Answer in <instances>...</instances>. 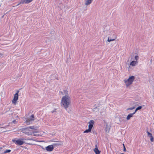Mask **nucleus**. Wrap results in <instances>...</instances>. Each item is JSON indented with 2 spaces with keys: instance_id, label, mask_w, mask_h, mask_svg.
Masks as SVG:
<instances>
[{
  "instance_id": "1",
  "label": "nucleus",
  "mask_w": 154,
  "mask_h": 154,
  "mask_svg": "<svg viewBox=\"0 0 154 154\" xmlns=\"http://www.w3.org/2000/svg\"><path fill=\"white\" fill-rule=\"evenodd\" d=\"M70 98L69 96L66 95L62 97L61 101V106L66 110H67L70 106Z\"/></svg>"
},
{
  "instance_id": "2",
  "label": "nucleus",
  "mask_w": 154,
  "mask_h": 154,
  "mask_svg": "<svg viewBox=\"0 0 154 154\" xmlns=\"http://www.w3.org/2000/svg\"><path fill=\"white\" fill-rule=\"evenodd\" d=\"M34 129V127L29 126L25 128H22L19 129V131H22L25 134L28 135H32V134L31 132V131L30 129Z\"/></svg>"
},
{
  "instance_id": "3",
  "label": "nucleus",
  "mask_w": 154,
  "mask_h": 154,
  "mask_svg": "<svg viewBox=\"0 0 154 154\" xmlns=\"http://www.w3.org/2000/svg\"><path fill=\"white\" fill-rule=\"evenodd\" d=\"M135 79V77L134 76H131L129 77L127 80H125V82L127 86H129L131 84Z\"/></svg>"
},
{
  "instance_id": "4",
  "label": "nucleus",
  "mask_w": 154,
  "mask_h": 154,
  "mask_svg": "<svg viewBox=\"0 0 154 154\" xmlns=\"http://www.w3.org/2000/svg\"><path fill=\"white\" fill-rule=\"evenodd\" d=\"M21 139H19L17 140H13L12 141L16 144L19 145H21L23 143H25V142L23 141V140Z\"/></svg>"
},
{
  "instance_id": "5",
  "label": "nucleus",
  "mask_w": 154,
  "mask_h": 154,
  "mask_svg": "<svg viewBox=\"0 0 154 154\" xmlns=\"http://www.w3.org/2000/svg\"><path fill=\"white\" fill-rule=\"evenodd\" d=\"M19 92V90H17L16 93L14 95V98L12 101V103L14 104H15L16 103L17 101L18 100Z\"/></svg>"
},
{
  "instance_id": "6",
  "label": "nucleus",
  "mask_w": 154,
  "mask_h": 154,
  "mask_svg": "<svg viewBox=\"0 0 154 154\" xmlns=\"http://www.w3.org/2000/svg\"><path fill=\"white\" fill-rule=\"evenodd\" d=\"M54 148L53 145H51L46 147L44 149H46L48 151L51 152L53 150Z\"/></svg>"
},
{
  "instance_id": "7",
  "label": "nucleus",
  "mask_w": 154,
  "mask_h": 154,
  "mask_svg": "<svg viewBox=\"0 0 154 154\" xmlns=\"http://www.w3.org/2000/svg\"><path fill=\"white\" fill-rule=\"evenodd\" d=\"M34 116L33 115H32L26 121V122L27 124H29V122L30 121H33L34 120Z\"/></svg>"
},
{
  "instance_id": "8",
  "label": "nucleus",
  "mask_w": 154,
  "mask_h": 154,
  "mask_svg": "<svg viewBox=\"0 0 154 154\" xmlns=\"http://www.w3.org/2000/svg\"><path fill=\"white\" fill-rule=\"evenodd\" d=\"M32 0H21L20 3L17 5V6H18L20 4H24L25 3H29L31 2Z\"/></svg>"
},
{
  "instance_id": "9",
  "label": "nucleus",
  "mask_w": 154,
  "mask_h": 154,
  "mask_svg": "<svg viewBox=\"0 0 154 154\" xmlns=\"http://www.w3.org/2000/svg\"><path fill=\"white\" fill-rule=\"evenodd\" d=\"M94 121L93 120H91L89 122V125H88V128L90 129L91 130L93 126V125L94 124Z\"/></svg>"
},
{
  "instance_id": "10",
  "label": "nucleus",
  "mask_w": 154,
  "mask_h": 154,
  "mask_svg": "<svg viewBox=\"0 0 154 154\" xmlns=\"http://www.w3.org/2000/svg\"><path fill=\"white\" fill-rule=\"evenodd\" d=\"M60 145V142L58 141L56 142L55 143H53L52 144L54 147H56Z\"/></svg>"
},
{
  "instance_id": "11",
  "label": "nucleus",
  "mask_w": 154,
  "mask_h": 154,
  "mask_svg": "<svg viewBox=\"0 0 154 154\" xmlns=\"http://www.w3.org/2000/svg\"><path fill=\"white\" fill-rule=\"evenodd\" d=\"M94 151L96 154H100V151L98 150L97 145H95V148L94 149Z\"/></svg>"
},
{
  "instance_id": "12",
  "label": "nucleus",
  "mask_w": 154,
  "mask_h": 154,
  "mask_svg": "<svg viewBox=\"0 0 154 154\" xmlns=\"http://www.w3.org/2000/svg\"><path fill=\"white\" fill-rule=\"evenodd\" d=\"M135 113L134 112L133 113H130L129 114L126 118V119L127 120H129L131 117H132L133 116V115L135 114Z\"/></svg>"
},
{
  "instance_id": "13",
  "label": "nucleus",
  "mask_w": 154,
  "mask_h": 154,
  "mask_svg": "<svg viewBox=\"0 0 154 154\" xmlns=\"http://www.w3.org/2000/svg\"><path fill=\"white\" fill-rule=\"evenodd\" d=\"M93 0H86L85 3V5H90L92 2Z\"/></svg>"
},
{
  "instance_id": "14",
  "label": "nucleus",
  "mask_w": 154,
  "mask_h": 154,
  "mask_svg": "<svg viewBox=\"0 0 154 154\" xmlns=\"http://www.w3.org/2000/svg\"><path fill=\"white\" fill-rule=\"evenodd\" d=\"M137 61H133L130 63V65L132 66H134L137 64Z\"/></svg>"
},
{
  "instance_id": "15",
  "label": "nucleus",
  "mask_w": 154,
  "mask_h": 154,
  "mask_svg": "<svg viewBox=\"0 0 154 154\" xmlns=\"http://www.w3.org/2000/svg\"><path fill=\"white\" fill-rule=\"evenodd\" d=\"M142 108V106H139L137 108H136V109L135 111L134 112V113H135L138 110H140Z\"/></svg>"
},
{
  "instance_id": "16",
  "label": "nucleus",
  "mask_w": 154,
  "mask_h": 154,
  "mask_svg": "<svg viewBox=\"0 0 154 154\" xmlns=\"http://www.w3.org/2000/svg\"><path fill=\"white\" fill-rule=\"evenodd\" d=\"M91 129H90L88 128V129H87L86 130H85L84 132V133H85L90 132L91 131Z\"/></svg>"
},
{
  "instance_id": "17",
  "label": "nucleus",
  "mask_w": 154,
  "mask_h": 154,
  "mask_svg": "<svg viewBox=\"0 0 154 154\" xmlns=\"http://www.w3.org/2000/svg\"><path fill=\"white\" fill-rule=\"evenodd\" d=\"M23 140H33V139L32 138H28L27 139L23 138L21 139Z\"/></svg>"
},
{
  "instance_id": "18",
  "label": "nucleus",
  "mask_w": 154,
  "mask_h": 154,
  "mask_svg": "<svg viewBox=\"0 0 154 154\" xmlns=\"http://www.w3.org/2000/svg\"><path fill=\"white\" fill-rule=\"evenodd\" d=\"M11 150L10 149H7L5 150V151H4V153H7L10 152H11Z\"/></svg>"
},
{
  "instance_id": "19",
  "label": "nucleus",
  "mask_w": 154,
  "mask_h": 154,
  "mask_svg": "<svg viewBox=\"0 0 154 154\" xmlns=\"http://www.w3.org/2000/svg\"><path fill=\"white\" fill-rule=\"evenodd\" d=\"M147 133L148 136L150 137H152V134L151 133H150L148 131H147Z\"/></svg>"
},
{
  "instance_id": "20",
  "label": "nucleus",
  "mask_w": 154,
  "mask_h": 154,
  "mask_svg": "<svg viewBox=\"0 0 154 154\" xmlns=\"http://www.w3.org/2000/svg\"><path fill=\"white\" fill-rule=\"evenodd\" d=\"M135 108V107L134 106L131 107V108H129L127 109V110H132L134 109Z\"/></svg>"
},
{
  "instance_id": "21",
  "label": "nucleus",
  "mask_w": 154,
  "mask_h": 154,
  "mask_svg": "<svg viewBox=\"0 0 154 154\" xmlns=\"http://www.w3.org/2000/svg\"><path fill=\"white\" fill-rule=\"evenodd\" d=\"M114 40H115V39H110V38H108V40H107V41L108 42H110V41H113Z\"/></svg>"
},
{
  "instance_id": "22",
  "label": "nucleus",
  "mask_w": 154,
  "mask_h": 154,
  "mask_svg": "<svg viewBox=\"0 0 154 154\" xmlns=\"http://www.w3.org/2000/svg\"><path fill=\"white\" fill-rule=\"evenodd\" d=\"M150 137V141L151 142H153L154 141L153 137L152 136V137Z\"/></svg>"
},
{
  "instance_id": "23",
  "label": "nucleus",
  "mask_w": 154,
  "mask_h": 154,
  "mask_svg": "<svg viewBox=\"0 0 154 154\" xmlns=\"http://www.w3.org/2000/svg\"><path fill=\"white\" fill-rule=\"evenodd\" d=\"M134 58H135V59L136 60H137L138 59L139 57L138 56H135V57Z\"/></svg>"
},
{
  "instance_id": "24",
  "label": "nucleus",
  "mask_w": 154,
  "mask_h": 154,
  "mask_svg": "<svg viewBox=\"0 0 154 154\" xmlns=\"http://www.w3.org/2000/svg\"><path fill=\"white\" fill-rule=\"evenodd\" d=\"M123 147H124V149H123V151H126V148L125 147V146L124 145V144H123Z\"/></svg>"
},
{
  "instance_id": "25",
  "label": "nucleus",
  "mask_w": 154,
  "mask_h": 154,
  "mask_svg": "<svg viewBox=\"0 0 154 154\" xmlns=\"http://www.w3.org/2000/svg\"><path fill=\"white\" fill-rule=\"evenodd\" d=\"M109 128H106V132H107V131H108V132H109Z\"/></svg>"
},
{
  "instance_id": "26",
  "label": "nucleus",
  "mask_w": 154,
  "mask_h": 154,
  "mask_svg": "<svg viewBox=\"0 0 154 154\" xmlns=\"http://www.w3.org/2000/svg\"><path fill=\"white\" fill-rule=\"evenodd\" d=\"M12 122L13 123H14V124H16V123L17 121L15 120H14L12 121Z\"/></svg>"
},
{
  "instance_id": "27",
  "label": "nucleus",
  "mask_w": 154,
  "mask_h": 154,
  "mask_svg": "<svg viewBox=\"0 0 154 154\" xmlns=\"http://www.w3.org/2000/svg\"><path fill=\"white\" fill-rule=\"evenodd\" d=\"M2 54L1 53H0V58L2 57Z\"/></svg>"
},
{
  "instance_id": "28",
  "label": "nucleus",
  "mask_w": 154,
  "mask_h": 154,
  "mask_svg": "<svg viewBox=\"0 0 154 154\" xmlns=\"http://www.w3.org/2000/svg\"><path fill=\"white\" fill-rule=\"evenodd\" d=\"M64 92L65 93V94H67V91H66V90H64Z\"/></svg>"
},
{
  "instance_id": "29",
  "label": "nucleus",
  "mask_w": 154,
  "mask_h": 154,
  "mask_svg": "<svg viewBox=\"0 0 154 154\" xmlns=\"http://www.w3.org/2000/svg\"><path fill=\"white\" fill-rule=\"evenodd\" d=\"M55 110H56V109H55L53 111H52V113H53V112H54L55 111Z\"/></svg>"
},
{
  "instance_id": "30",
  "label": "nucleus",
  "mask_w": 154,
  "mask_h": 154,
  "mask_svg": "<svg viewBox=\"0 0 154 154\" xmlns=\"http://www.w3.org/2000/svg\"><path fill=\"white\" fill-rule=\"evenodd\" d=\"M95 107L94 108V109H96L97 108V107L95 106Z\"/></svg>"
},
{
  "instance_id": "31",
  "label": "nucleus",
  "mask_w": 154,
  "mask_h": 154,
  "mask_svg": "<svg viewBox=\"0 0 154 154\" xmlns=\"http://www.w3.org/2000/svg\"><path fill=\"white\" fill-rule=\"evenodd\" d=\"M150 62H151L152 63V60L151 59V60H150Z\"/></svg>"
},
{
  "instance_id": "32",
  "label": "nucleus",
  "mask_w": 154,
  "mask_h": 154,
  "mask_svg": "<svg viewBox=\"0 0 154 154\" xmlns=\"http://www.w3.org/2000/svg\"><path fill=\"white\" fill-rule=\"evenodd\" d=\"M28 144H31L29 143H27Z\"/></svg>"
},
{
  "instance_id": "33",
  "label": "nucleus",
  "mask_w": 154,
  "mask_h": 154,
  "mask_svg": "<svg viewBox=\"0 0 154 154\" xmlns=\"http://www.w3.org/2000/svg\"><path fill=\"white\" fill-rule=\"evenodd\" d=\"M61 92L62 94L63 93V92Z\"/></svg>"
}]
</instances>
